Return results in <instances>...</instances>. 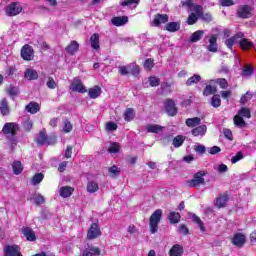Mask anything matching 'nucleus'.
I'll list each match as a JSON object with an SVG mask.
<instances>
[{
    "label": "nucleus",
    "mask_w": 256,
    "mask_h": 256,
    "mask_svg": "<svg viewBox=\"0 0 256 256\" xmlns=\"http://www.w3.org/2000/svg\"><path fill=\"white\" fill-rule=\"evenodd\" d=\"M217 85H219L220 89H227L229 87V82L225 78H218L216 79Z\"/></svg>",
    "instance_id": "obj_50"
},
{
    "label": "nucleus",
    "mask_w": 256,
    "mask_h": 256,
    "mask_svg": "<svg viewBox=\"0 0 256 256\" xmlns=\"http://www.w3.org/2000/svg\"><path fill=\"white\" fill-rule=\"evenodd\" d=\"M24 79H27L28 81H37V79H39V73H37V70L27 68L24 72Z\"/></svg>",
    "instance_id": "obj_19"
},
{
    "label": "nucleus",
    "mask_w": 256,
    "mask_h": 256,
    "mask_svg": "<svg viewBox=\"0 0 256 256\" xmlns=\"http://www.w3.org/2000/svg\"><path fill=\"white\" fill-rule=\"evenodd\" d=\"M17 131H19V124L15 122H7L2 128V133L4 135H11V137H15L17 135Z\"/></svg>",
    "instance_id": "obj_7"
},
{
    "label": "nucleus",
    "mask_w": 256,
    "mask_h": 256,
    "mask_svg": "<svg viewBox=\"0 0 256 256\" xmlns=\"http://www.w3.org/2000/svg\"><path fill=\"white\" fill-rule=\"evenodd\" d=\"M88 96L90 97V99H97L98 97H100L101 88L99 87V85H95L94 87L89 88Z\"/></svg>",
    "instance_id": "obj_26"
},
{
    "label": "nucleus",
    "mask_w": 256,
    "mask_h": 256,
    "mask_svg": "<svg viewBox=\"0 0 256 256\" xmlns=\"http://www.w3.org/2000/svg\"><path fill=\"white\" fill-rule=\"evenodd\" d=\"M185 139H187V137L183 135H177L172 140L173 147H175V149H179V147H181L185 143Z\"/></svg>",
    "instance_id": "obj_28"
},
{
    "label": "nucleus",
    "mask_w": 256,
    "mask_h": 256,
    "mask_svg": "<svg viewBox=\"0 0 256 256\" xmlns=\"http://www.w3.org/2000/svg\"><path fill=\"white\" fill-rule=\"evenodd\" d=\"M217 39V34L210 35L208 39L209 44L207 46V51H209L210 53H217V51H219V44H217Z\"/></svg>",
    "instance_id": "obj_12"
},
{
    "label": "nucleus",
    "mask_w": 256,
    "mask_h": 256,
    "mask_svg": "<svg viewBox=\"0 0 256 256\" xmlns=\"http://www.w3.org/2000/svg\"><path fill=\"white\" fill-rule=\"evenodd\" d=\"M169 22V15L167 14H156L154 16L153 20V26L154 27H160V25L168 23Z\"/></svg>",
    "instance_id": "obj_15"
},
{
    "label": "nucleus",
    "mask_w": 256,
    "mask_h": 256,
    "mask_svg": "<svg viewBox=\"0 0 256 256\" xmlns=\"http://www.w3.org/2000/svg\"><path fill=\"white\" fill-rule=\"evenodd\" d=\"M4 256H23L21 248L17 244L6 245L3 249Z\"/></svg>",
    "instance_id": "obj_10"
},
{
    "label": "nucleus",
    "mask_w": 256,
    "mask_h": 256,
    "mask_svg": "<svg viewBox=\"0 0 256 256\" xmlns=\"http://www.w3.org/2000/svg\"><path fill=\"white\" fill-rule=\"evenodd\" d=\"M170 256H183V246L176 244L173 245L169 251Z\"/></svg>",
    "instance_id": "obj_29"
},
{
    "label": "nucleus",
    "mask_w": 256,
    "mask_h": 256,
    "mask_svg": "<svg viewBox=\"0 0 256 256\" xmlns=\"http://www.w3.org/2000/svg\"><path fill=\"white\" fill-rule=\"evenodd\" d=\"M150 87H159L160 80L157 77H150L149 78Z\"/></svg>",
    "instance_id": "obj_63"
},
{
    "label": "nucleus",
    "mask_w": 256,
    "mask_h": 256,
    "mask_svg": "<svg viewBox=\"0 0 256 256\" xmlns=\"http://www.w3.org/2000/svg\"><path fill=\"white\" fill-rule=\"evenodd\" d=\"M164 107H165V111L167 113V115H169V117H175V115H177L178 113V108L175 105V101L171 98H168L164 101Z\"/></svg>",
    "instance_id": "obj_8"
},
{
    "label": "nucleus",
    "mask_w": 256,
    "mask_h": 256,
    "mask_svg": "<svg viewBox=\"0 0 256 256\" xmlns=\"http://www.w3.org/2000/svg\"><path fill=\"white\" fill-rule=\"evenodd\" d=\"M22 235L26 237L27 241H37V236L35 232L30 227H23L22 228Z\"/></svg>",
    "instance_id": "obj_20"
},
{
    "label": "nucleus",
    "mask_w": 256,
    "mask_h": 256,
    "mask_svg": "<svg viewBox=\"0 0 256 256\" xmlns=\"http://www.w3.org/2000/svg\"><path fill=\"white\" fill-rule=\"evenodd\" d=\"M247 241V237L245 236V234L243 233H236L233 238H232V245H234L235 247H243V245H245Z\"/></svg>",
    "instance_id": "obj_13"
},
{
    "label": "nucleus",
    "mask_w": 256,
    "mask_h": 256,
    "mask_svg": "<svg viewBox=\"0 0 256 256\" xmlns=\"http://www.w3.org/2000/svg\"><path fill=\"white\" fill-rule=\"evenodd\" d=\"M210 105H212L214 109H219V107H221V96L214 94L211 98Z\"/></svg>",
    "instance_id": "obj_43"
},
{
    "label": "nucleus",
    "mask_w": 256,
    "mask_h": 256,
    "mask_svg": "<svg viewBox=\"0 0 256 256\" xmlns=\"http://www.w3.org/2000/svg\"><path fill=\"white\" fill-rule=\"evenodd\" d=\"M255 73V69L251 65H246L243 69L242 75H246V77H251Z\"/></svg>",
    "instance_id": "obj_49"
},
{
    "label": "nucleus",
    "mask_w": 256,
    "mask_h": 256,
    "mask_svg": "<svg viewBox=\"0 0 256 256\" xmlns=\"http://www.w3.org/2000/svg\"><path fill=\"white\" fill-rule=\"evenodd\" d=\"M201 81V75L194 74L192 77L188 78L186 81L187 87H191V85H197Z\"/></svg>",
    "instance_id": "obj_41"
},
{
    "label": "nucleus",
    "mask_w": 256,
    "mask_h": 256,
    "mask_svg": "<svg viewBox=\"0 0 256 256\" xmlns=\"http://www.w3.org/2000/svg\"><path fill=\"white\" fill-rule=\"evenodd\" d=\"M143 67L146 71H151V69L155 67V60H153L152 58H147L144 61Z\"/></svg>",
    "instance_id": "obj_46"
},
{
    "label": "nucleus",
    "mask_w": 256,
    "mask_h": 256,
    "mask_svg": "<svg viewBox=\"0 0 256 256\" xmlns=\"http://www.w3.org/2000/svg\"><path fill=\"white\" fill-rule=\"evenodd\" d=\"M25 110L31 115H35L41 111V106L37 102H30L26 105Z\"/></svg>",
    "instance_id": "obj_23"
},
{
    "label": "nucleus",
    "mask_w": 256,
    "mask_h": 256,
    "mask_svg": "<svg viewBox=\"0 0 256 256\" xmlns=\"http://www.w3.org/2000/svg\"><path fill=\"white\" fill-rule=\"evenodd\" d=\"M178 233H182V235H188L189 228L185 224H180L178 227Z\"/></svg>",
    "instance_id": "obj_60"
},
{
    "label": "nucleus",
    "mask_w": 256,
    "mask_h": 256,
    "mask_svg": "<svg viewBox=\"0 0 256 256\" xmlns=\"http://www.w3.org/2000/svg\"><path fill=\"white\" fill-rule=\"evenodd\" d=\"M192 221H193V223H196V225H198L201 233H205V231H206L205 224L203 223V221L201 220V218L199 216L192 214Z\"/></svg>",
    "instance_id": "obj_39"
},
{
    "label": "nucleus",
    "mask_w": 256,
    "mask_h": 256,
    "mask_svg": "<svg viewBox=\"0 0 256 256\" xmlns=\"http://www.w3.org/2000/svg\"><path fill=\"white\" fill-rule=\"evenodd\" d=\"M46 86L48 87V89H56L57 82H55V79H53V77H49L48 81L46 82Z\"/></svg>",
    "instance_id": "obj_57"
},
{
    "label": "nucleus",
    "mask_w": 256,
    "mask_h": 256,
    "mask_svg": "<svg viewBox=\"0 0 256 256\" xmlns=\"http://www.w3.org/2000/svg\"><path fill=\"white\" fill-rule=\"evenodd\" d=\"M205 175H207V172L201 170L196 172L191 180L187 181L188 187H201V185H205Z\"/></svg>",
    "instance_id": "obj_4"
},
{
    "label": "nucleus",
    "mask_w": 256,
    "mask_h": 256,
    "mask_svg": "<svg viewBox=\"0 0 256 256\" xmlns=\"http://www.w3.org/2000/svg\"><path fill=\"white\" fill-rule=\"evenodd\" d=\"M217 93V87L212 86V85H207L203 89V95L204 97H209V95H215Z\"/></svg>",
    "instance_id": "obj_42"
},
{
    "label": "nucleus",
    "mask_w": 256,
    "mask_h": 256,
    "mask_svg": "<svg viewBox=\"0 0 256 256\" xmlns=\"http://www.w3.org/2000/svg\"><path fill=\"white\" fill-rule=\"evenodd\" d=\"M198 19H199V17H197V14L191 13V14L188 16L187 24H188V25H195V23H197V20H198Z\"/></svg>",
    "instance_id": "obj_53"
},
{
    "label": "nucleus",
    "mask_w": 256,
    "mask_h": 256,
    "mask_svg": "<svg viewBox=\"0 0 256 256\" xmlns=\"http://www.w3.org/2000/svg\"><path fill=\"white\" fill-rule=\"evenodd\" d=\"M47 138H48L47 134H45V132L43 131H40L39 137L36 140V143H38V145H45V143H47Z\"/></svg>",
    "instance_id": "obj_48"
},
{
    "label": "nucleus",
    "mask_w": 256,
    "mask_h": 256,
    "mask_svg": "<svg viewBox=\"0 0 256 256\" xmlns=\"http://www.w3.org/2000/svg\"><path fill=\"white\" fill-rule=\"evenodd\" d=\"M240 19H251L253 17V8L250 5H241L236 12Z\"/></svg>",
    "instance_id": "obj_5"
},
{
    "label": "nucleus",
    "mask_w": 256,
    "mask_h": 256,
    "mask_svg": "<svg viewBox=\"0 0 256 256\" xmlns=\"http://www.w3.org/2000/svg\"><path fill=\"white\" fill-rule=\"evenodd\" d=\"M253 99V93L250 91L246 92L241 98H240V104L246 105V103H249Z\"/></svg>",
    "instance_id": "obj_45"
},
{
    "label": "nucleus",
    "mask_w": 256,
    "mask_h": 256,
    "mask_svg": "<svg viewBox=\"0 0 256 256\" xmlns=\"http://www.w3.org/2000/svg\"><path fill=\"white\" fill-rule=\"evenodd\" d=\"M74 192H75V188L71 186H62L59 191L60 197H63V199H67L71 197V195H73Z\"/></svg>",
    "instance_id": "obj_22"
},
{
    "label": "nucleus",
    "mask_w": 256,
    "mask_h": 256,
    "mask_svg": "<svg viewBox=\"0 0 256 256\" xmlns=\"http://www.w3.org/2000/svg\"><path fill=\"white\" fill-rule=\"evenodd\" d=\"M191 133L193 137H205V135H207V125L202 124V125L196 126L191 130Z\"/></svg>",
    "instance_id": "obj_16"
},
{
    "label": "nucleus",
    "mask_w": 256,
    "mask_h": 256,
    "mask_svg": "<svg viewBox=\"0 0 256 256\" xmlns=\"http://www.w3.org/2000/svg\"><path fill=\"white\" fill-rule=\"evenodd\" d=\"M34 201L35 205H43V203H45V198L43 197V195L38 194Z\"/></svg>",
    "instance_id": "obj_64"
},
{
    "label": "nucleus",
    "mask_w": 256,
    "mask_h": 256,
    "mask_svg": "<svg viewBox=\"0 0 256 256\" xmlns=\"http://www.w3.org/2000/svg\"><path fill=\"white\" fill-rule=\"evenodd\" d=\"M141 0H124L121 5L122 7H129L131 5H139Z\"/></svg>",
    "instance_id": "obj_54"
},
{
    "label": "nucleus",
    "mask_w": 256,
    "mask_h": 256,
    "mask_svg": "<svg viewBox=\"0 0 256 256\" xmlns=\"http://www.w3.org/2000/svg\"><path fill=\"white\" fill-rule=\"evenodd\" d=\"M15 73H17V68L15 66H10L5 70V74L7 75V77H13Z\"/></svg>",
    "instance_id": "obj_58"
},
{
    "label": "nucleus",
    "mask_w": 256,
    "mask_h": 256,
    "mask_svg": "<svg viewBox=\"0 0 256 256\" xmlns=\"http://www.w3.org/2000/svg\"><path fill=\"white\" fill-rule=\"evenodd\" d=\"M88 193H97L99 191V183L96 181H89L86 186Z\"/></svg>",
    "instance_id": "obj_38"
},
{
    "label": "nucleus",
    "mask_w": 256,
    "mask_h": 256,
    "mask_svg": "<svg viewBox=\"0 0 256 256\" xmlns=\"http://www.w3.org/2000/svg\"><path fill=\"white\" fill-rule=\"evenodd\" d=\"M117 123L115 122H108L106 123L105 129L106 131H117Z\"/></svg>",
    "instance_id": "obj_61"
},
{
    "label": "nucleus",
    "mask_w": 256,
    "mask_h": 256,
    "mask_svg": "<svg viewBox=\"0 0 256 256\" xmlns=\"http://www.w3.org/2000/svg\"><path fill=\"white\" fill-rule=\"evenodd\" d=\"M163 217V210L157 209L149 218V231L152 235H155L159 231V223H161V218Z\"/></svg>",
    "instance_id": "obj_1"
},
{
    "label": "nucleus",
    "mask_w": 256,
    "mask_h": 256,
    "mask_svg": "<svg viewBox=\"0 0 256 256\" xmlns=\"http://www.w3.org/2000/svg\"><path fill=\"white\" fill-rule=\"evenodd\" d=\"M238 115L240 117H245L246 119H251V110L247 107H242L239 111H238Z\"/></svg>",
    "instance_id": "obj_44"
},
{
    "label": "nucleus",
    "mask_w": 256,
    "mask_h": 256,
    "mask_svg": "<svg viewBox=\"0 0 256 256\" xmlns=\"http://www.w3.org/2000/svg\"><path fill=\"white\" fill-rule=\"evenodd\" d=\"M12 171L14 175H21L23 173V163L21 161H14L12 163Z\"/></svg>",
    "instance_id": "obj_32"
},
{
    "label": "nucleus",
    "mask_w": 256,
    "mask_h": 256,
    "mask_svg": "<svg viewBox=\"0 0 256 256\" xmlns=\"http://www.w3.org/2000/svg\"><path fill=\"white\" fill-rule=\"evenodd\" d=\"M221 7H233L235 2L233 0H219Z\"/></svg>",
    "instance_id": "obj_59"
},
{
    "label": "nucleus",
    "mask_w": 256,
    "mask_h": 256,
    "mask_svg": "<svg viewBox=\"0 0 256 256\" xmlns=\"http://www.w3.org/2000/svg\"><path fill=\"white\" fill-rule=\"evenodd\" d=\"M118 73L121 77H127V75H132V77H139L141 73V67L137 63H132L128 66H119Z\"/></svg>",
    "instance_id": "obj_2"
},
{
    "label": "nucleus",
    "mask_w": 256,
    "mask_h": 256,
    "mask_svg": "<svg viewBox=\"0 0 256 256\" xmlns=\"http://www.w3.org/2000/svg\"><path fill=\"white\" fill-rule=\"evenodd\" d=\"M243 37H245V34H243L242 32L236 33L231 38L226 39V41H225L226 47L228 49H233V45H235V43H237V39H243Z\"/></svg>",
    "instance_id": "obj_18"
},
{
    "label": "nucleus",
    "mask_w": 256,
    "mask_h": 256,
    "mask_svg": "<svg viewBox=\"0 0 256 256\" xmlns=\"http://www.w3.org/2000/svg\"><path fill=\"white\" fill-rule=\"evenodd\" d=\"M181 29V23L179 22H169L165 25V30L169 31V33H175V31H179Z\"/></svg>",
    "instance_id": "obj_27"
},
{
    "label": "nucleus",
    "mask_w": 256,
    "mask_h": 256,
    "mask_svg": "<svg viewBox=\"0 0 256 256\" xmlns=\"http://www.w3.org/2000/svg\"><path fill=\"white\" fill-rule=\"evenodd\" d=\"M70 89L71 91H74V93H87V88H85L83 82H81V79L79 78H74Z\"/></svg>",
    "instance_id": "obj_11"
},
{
    "label": "nucleus",
    "mask_w": 256,
    "mask_h": 256,
    "mask_svg": "<svg viewBox=\"0 0 256 256\" xmlns=\"http://www.w3.org/2000/svg\"><path fill=\"white\" fill-rule=\"evenodd\" d=\"M227 201H229V195L225 193L216 198L214 205L217 209H223L224 207H227Z\"/></svg>",
    "instance_id": "obj_14"
},
{
    "label": "nucleus",
    "mask_w": 256,
    "mask_h": 256,
    "mask_svg": "<svg viewBox=\"0 0 256 256\" xmlns=\"http://www.w3.org/2000/svg\"><path fill=\"white\" fill-rule=\"evenodd\" d=\"M241 159H243V152L239 151L236 153L235 156L231 158V163H238V161H241Z\"/></svg>",
    "instance_id": "obj_62"
},
{
    "label": "nucleus",
    "mask_w": 256,
    "mask_h": 256,
    "mask_svg": "<svg viewBox=\"0 0 256 256\" xmlns=\"http://www.w3.org/2000/svg\"><path fill=\"white\" fill-rule=\"evenodd\" d=\"M98 237H101V228H99L98 223H92L87 231V239L93 241V239H97Z\"/></svg>",
    "instance_id": "obj_9"
},
{
    "label": "nucleus",
    "mask_w": 256,
    "mask_h": 256,
    "mask_svg": "<svg viewBox=\"0 0 256 256\" xmlns=\"http://www.w3.org/2000/svg\"><path fill=\"white\" fill-rule=\"evenodd\" d=\"M109 174L112 177H115V175H119V173H121V169H119V167L113 165L108 169Z\"/></svg>",
    "instance_id": "obj_55"
},
{
    "label": "nucleus",
    "mask_w": 256,
    "mask_h": 256,
    "mask_svg": "<svg viewBox=\"0 0 256 256\" xmlns=\"http://www.w3.org/2000/svg\"><path fill=\"white\" fill-rule=\"evenodd\" d=\"M4 11L7 17H17L23 12V6L21 2H11L4 8Z\"/></svg>",
    "instance_id": "obj_3"
},
{
    "label": "nucleus",
    "mask_w": 256,
    "mask_h": 256,
    "mask_svg": "<svg viewBox=\"0 0 256 256\" xmlns=\"http://www.w3.org/2000/svg\"><path fill=\"white\" fill-rule=\"evenodd\" d=\"M9 102L7 98H4L0 101V113L5 116L9 114Z\"/></svg>",
    "instance_id": "obj_31"
},
{
    "label": "nucleus",
    "mask_w": 256,
    "mask_h": 256,
    "mask_svg": "<svg viewBox=\"0 0 256 256\" xmlns=\"http://www.w3.org/2000/svg\"><path fill=\"white\" fill-rule=\"evenodd\" d=\"M20 56L23 61H33V58L35 57V50H33V46L29 44L22 46Z\"/></svg>",
    "instance_id": "obj_6"
},
{
    "label": "nucleus",
    "mask_w": 256,
    "mask_h": 256,
    "mask_svg": "<svg viewBox=\"0 0 256 256\" xmlns=\"http://www.w3.org/2000/svg\"><path fill=\"white\" fill-rule=\"evenodd\" d=\"M111 23L115 27H123V25H127V23H129V17H127V16H114L111 19Z\"/></svg>",
    "instance_id": "obj_17"
},
{
    "label": "nucleus",
    "mask_w": 256,
    "mask_h": 256,
    "mask_svg": "<svg viewBox=\"0 0 256 256\" xmlns=\"http://www.w3.org/2000/svg\"><path fill=\"white\" fill-rule=\"evenodd\" d=\"M101 255V249L99 247L88 246L84 249L82 256H99Z\"/></svg>",
    "instance_id": "obj_21"
},
{
    "label": "nucleus",
    "mask_w": 256,
    "mask_h": 256,
    "mask_svg": "<svg viewBox=\"0 0 256 256\" xmlns=\"http://www.w3.org/2000/svg\"><path fill=\"white\" fill-rule=\"evenodd\" d=\"M44 177L43 173L35 174L31 180V185H39V183L43 181Z\"/></svg>",
    "instance_id": "obj_47"
},
{
    "label": "nucleus",
    "mask_w": 256,
    "mask_h": 256,
    "mask_svg": "<svg viewBox=\"0 0 256 256\" xmlns=\"http://www.w3.org/2000/svg\"><path fill=\"white\" fill-rule=\"evenodd\" d=\"M204 33L205 32L203 30H197L192 33L190 37V43H197L198 41H201V39H203Z\"/></svg>",
    "instance_id": "obj_35"
},
{
    "label": "nucleus",
    "mask_w": 256,
    "mask_h": 256,
    "mask_svg": "<svg viewBox=\"0 0 256 256\" xmlns=\"http://www.w3.org/2000/svg\"><path fill=\"white\" fill-rule=\"evenodd\" d=\"M108 153H119V144L117 142H112L108 149Z\"/></svg>",
    "instance_id": "obj_56"
},
{
    "label": "nucleus",
    "mask_w": 256,
    "mask_h": 256,
    "mask_svg": "<svg viewBox=\"0 0 256 256\" xmlns=\"http://www.w3.org/2000/svg\"><path fill=\"white\" fill-rule=\"evenodd\" d=\"M6 93H8L10 97H17V95H19V90L13 86H9L6 88Z\"/></svg>",
    "instance_id": "obj_52"
},
{
    "label": "nucleus",
    "mask_w": 256,
    "mask_h": 256,
    "mask_svg": "<svg viewBox=\"0 0 256 256\" xmlns=\"http://www.w3.org/2000/svg\"><path fill=\"white\" fill-rule=\"evenodd\" d=\"M66 53L68 55H75L77 51H79V42L78 41H71L70 44L65 48Z\"/></svg>",
    "instance_id": "obj_24"
},
{
    "label": "nucleus",
    "mask_w": 256,
    "mask_h": 256,
    "mask_svg": "<svg viewBox=\"0 0 256 256\" xmlns=\"http://www.w3.org/2000/svg\"><path fill=\"white\" fill-rule=\"evenodd\" d=\"M170 225H177L181 221V214L179 212L171 211L167 217Z\"/></svg>",
    "instance_id": "obj_25"
},
{
    "label": "nucleus",
    "mask_w": 256,
    "mask_h": 256,
    "mask_svg": "<svg viewBox=\"0 0 256 256\" xmlns=\"http://www.w3.org/2000/svg\"><path fill=\"white\" fill-rule=\"evenodd\" d=\"M90 43H91L92 49H95L96 51L101 49V46L99 45V34L94 33L90 37Z\"/></svg>",
    "instance_id": "obj_36"
},
{
    "label": "nucleus",
    "mask_w": 256,
    "mask_h": 256,
    "mask_svg": "<svg viewBox=\"0 0 256 256\" xmlns=\"http://www.w3.org/2000/svg\"><path fill=\"white\" fill-rule=\"evenodd\" d=\"M185 124L187 125V127H198V125H201V118L199 117H193V118H188L185 121Z\"/></svg>",
    "instance_id": "obj_34"
},
{
    "label": "nucleus",
    "mask_w": 256,
    "mask_h": 256,
    "mask_svg": "<svg viewBox=\"0 0 256 256\" xmlns=\"http://www.w3.org/2000/svg\"><path fill=\"white\" fill-rule=\"evenodd\" d=\"M123 117L127 123L133 121V119H135V110L133 108H127L124 111Z\"/></svg>",
    "instance_id": "obj_33"
},
{
    "label": "nucleus",
    "mask_w": 256,
    "mask_h": 256,
    "mask_svg": "<svg viewBox=\"0 0 256 256\" xmlns=\"http://www.w3.org/2000/svg\"><path fill=\"white\" fill-rule=\"evenodd\" d=\"M73 131V124H71V121L64 120V126H63V132L64 133H71Z\"/></svg>",
    "instance_id": "obj_51"
},
{
    "label": "nucleus",
    "mask_w": 256,
    "mask_h": 256,
    "mask_svg": "<svg viewBox=\"0 0 256 256\" xmlns=\"http://www.w3.org/2000/svg\"><path fill=\"white\" fill-rule=\"evenodd\" d=\"M239 45L242 51H249L253 47V42L247 38H243L239 41Z\"/></svg>",
    "instance_id": "obj_30"
},
{
    "label": "nucleus",
    "mask_w": 256,
    "mask_h": 256,
    "mask_svg": "<svg viewBox=\"0 0 256 256\" xmlns=\"http://www.w3.org/2000/svg\"><path fill=\"white\" fill-rule=\"evenodd\" d=\"M234 125H236V127H239L240 129H243V127L247 126V122H245L243 117L239 116L238 114L234 116Z\"/></svg>",
    "instance_id": "obj_40"
},
{
    "label": "nucleus",
    "mask_w": 256,
    "mask_h": 256,
    "mask_svg": "<svg viewBox=\"0 0 256 256\" xmlns=\"http://www.w3.org/2000/svg\"><path fill=\"white\" fill-rule=\"evenodd\" d=\"M146 130L148 133H161L163 131V127L159 124H149L146 126Z\"/></svg>",
    "instance_id": "obj_37"
}]
</instances>
